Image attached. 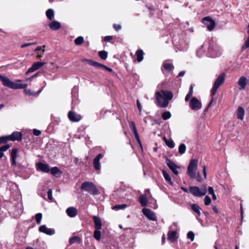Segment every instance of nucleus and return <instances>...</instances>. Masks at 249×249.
I'll list each match as a JSON object with an SVG mask.
<instances>
[{"mask_svg":"<svg viewBox=\"0 0 249 249\" xmlns=\"http://www.w3.org/2000/svg\"><path fill=\"white\" fill-rule=\"evenodd\" d=\"M136 55L137 56V60L138 62H140L142 61L143 59V52L142 50H138L136 51Z\"/></svg>","mask_w":249,"mask_h":249,"instance_id":"nucleus-30","label":"nucleus"},{"mask_svg":"<svg viewBox=\"0 0 249 249\" xmlns=\"http://www.w3.org/2000/svg\"><path fill=\"white\" fill-rule=\"evenodd\" d=\"M93 219L94 223V228L97 230H101L102 226L101 219L97 216H94Z\"/></svg>","mask_w":249,"mask_h":249,"instance_id":"nucleus-22","label":"nucleus"},{"mask_svg":"<svg viewBox=\"0 0 249 249\" xmlns=\"http://www.w3.org/2000/svg\"><path fill=\"white\" fill-rule=\"evenodd\" d=\"M204 47H207L208 48V43H204L202 45H201L199 48L197 49L196 54L198 57H202L205 55V52L204 50Z\"/></svg>","mask_w":249,"mask_h":249,"instance_id":"nucleus-21","label":"nucleus"},{"mask_svg":"<svg viewBox=\"0 0 249 249\" xmlns=\"http://www.w3.org/2000/svg\"><path fill=\"white\" fill-rule=\"evenodd\" d=\"M203 177H201V176L200 175L199 173L197 174V175L196 176V180H197V181L198 182H201L204 180L206 179L207 171H206V167L205 166H203Z\"/></svg>","mask_w":249,"mask_h":249,"instance_id":"nucleus-26","label":"nucleus"},{"mask_svg":"<svg viewBox=\"0 0 249 249\" xmlns=\"http://www.w3.org/2000/svg\"><path fill=\"white\" fill-rule=\"evenodd\" d=\"M213 101H214L213 97V96H212V98H211L210 102L209 103V104L208 105L207 107L205 108V112H207L208 111L209 108L211 107Z\"/></svg>","mask_w":249,"mask_h":249,"instance_id":"nucleus-52","label":"nucleus"},{"mask_svg":"<svg viewBox=\"0 0 249 249\" xmlns=\"http://www.w3.org/2000/svg\"><path fill=\"white\" fill-rule=\"evenodd\" d=\"M113 26L114 29L116 31H118L120 30H121V26L119 24H114Z\"/></svg>","mask_w":249,"mask_h":249,"instance_id":"nucleus-57","label":"nucleus"},{"mask_svg":"<svg viewBox=\"0 0 249 249\" xmlns=\"http://www.w3.org/2000/svg\"><path fill=\"white\" fill-rule=\"evenodd\" d=\"M208 193L212 195H213V194H214L213 188H208Z\"/></svg>","mask_w":249,"mask_h":249,"instance_id":"nucleus-62","label":"nucleus"},{"mask_svg":"<svg viewBox=\"0 0 249 249\" xmlns=\"http://www.w3.org/2000/svg\"><path fill=\"white\" fill-rule=\"evenodd\" d=\"M211 202V198L208 196H206L204 198V204L206 206H208L210 204Z\"/></svg>","mask_w":249,"mask_h":249,"instance_id":"nucleus-49","label":"nucleus"},{"mask_svg":"<svg viewBox=\"0 0 249 249\" xmlns=\"http://www.w3.org/2000/svg\"><path fill=\"white\" fill-rule=\"evenodd\" d=\"M162 173H163V177H164V178L165 179V180H166V181L168 182L170 185H172L173 184L171 181V178L170 175L165 171H163Z\"/></svg>","mask_w":249,"mask_h":249,"instance_id":"nucleus-36","label":"nucleus"},{"mask_svg":"<svg viewBox=\"0 0 249 249\" xmlns=\"http://www.w3.org/2000/svg\"><path fill=\"white\" fill-rule=\"evenodd\" d=\"M82 189L92 195H95L98 193L97 188H82Z\"/></svg>","mask_w":249,"mask_h":249,"instance_id":"nucleus-29","label":"nucleus"},{"mask_svg":"<svg viewBox=\"0 0 249 249\" xmlns=\"http://www.w3.org/2000/svg\"><path fill=\"white\" fill-rule=\"evenodd\" d=\"M187 236L188 239H190L191 240V241L192 242L194 241L195 238V234L193 231H189L187 233Z\"/></svg>","mask_w":249,"mask_h":249,"instance_id":"nucleus-47","label":"nucleus"},{"mask_svg":"<svg viewBox=\"0 0 249 249\" xmlns=\"http://www.w3.org/2000/svg\"><path fill=\"white\" fill-rule=\"evenodd\" d=\"M149 195V197H150V198L152 197V196L150 193V190L146 189L145 191L144 194L140 196L139 199V201L141 203V205L142 206V207L147 206V204H148L147 197Z\"/></svg>","mask_w":249,"mask_h":249,"instance_id":"nucleus-8","label":"nucleus"},{"mask_svg":"<svg viewBox=\"0 0 249 249\" xmlns=\"http://www.w3.org/2000/svg\"><path fill=\"white\" fill-rule=\"evenodd\" d=\"M10 140L9 136H4L0 137V144L5 143Z\"/></svg>","mask_w":249,"mask_h":249,"instance_id":"nucleus-44","label":"nucleus"},{"mask_svg":"<svg viewBox=\"0 0 249 249\" xmlns=\"http://www.w3.org/2000/svg\"><path fill=\"white\" fill-rule=\"evenodd\" d=\"M36 44V42H34V43H32L24 44H22L21 46V47L23 48L26 47L27 46H31V45H35V44Z\"/></svg>","mask_w":249,"mask_h":249,"instance_id":"nucleus-60","label":"nucleus"},{"mask_svg":"<svg viewBox=\"0 0 249 249\" xmlns=\"http://www.w3.org/2000/svg\"><path fill=\"white\" fill-rule=\"evenodd\" d=\"M225 73H222L220 74L215 80L213 88L211 90V96H213L216 92L217 89L224 83L225 80Z\"/></svg>","mask_w":249,"mask_h":249,"instance_id":"nucleus-5","label":"nucleus"},{"mask_svg":"<svg viewBox=\"0 0 249 249\" xmlns=\"http://www.w3.org/2000/svg\"><path fill=\"white\" fill-rule=\"evenodd\" d=\"M245 110L243 107H239L237 110V117L238 119L243 120L244 117Z\"/></svg>","mask_w":249,"mask_h":249,"instance_id":"nucleus-27","label":"nucleus"},{"mask_svg":"<svg viewBox=\"0 0 249 249\" xmlns=\"http://www.w3.org/2000/svg\"><path fill=\"white\" fill-rule=\"evenodd\" d=\"M167 165L169 168V169L172 171L174 175H175L176 176L178 175V172L177 170V168H179V167H178L174 162L169 159H167Z\"/></svg>","mask_w":249,"mask_h":249,"instance_id":"nucleus-16","label":"nucleus"},{"mask_svg":"<svg viewBox=\"0 0 249 249\" xmlns=\"http://www.w3.org/2000/svg\"><path fill=\"white\" fill-rule=\"evenodd\" d=\"M45 63L41 62H36L28 70L25 74H28L29 73L33 72L37 70H39L41 67L44 66Z\"/></svg>","mask_w":249,"mask_h":249,"instance_id":"nucleus-12","label":"nucleus"},{"mask_svg":"<svg viewBox=\"0 0 249 249\" xmlns=\"http://www.w3.org/2000/svg\"><path fill=\"white\" fill-rule=\"evenodd\" d=\"M100 230H101L95 229V230L94 231L93 236H94V238L96 240H97V241H99L101 239V233Z\"/></svg>","mask_w":249,"mask_h":249,"instance_id":"nucleus-39","label":"nucleus"},{"mask_svg":"<svg viewBox=\"0 0 249 249\" xmlns=\"http://www.w3.org/2000/svg\"><path fill=\"white\" fill-rule=\"evenodd\" d=\"M52 191L53 190L51 189L47 191L48 198L50 200H52L53 199V197L52 196Z\"/></svg>","mask_w":249,"mask_h":249,"instance_id":"nucleus-51","label":"nucleus"},{"mask_svg":"<svg viewBox=\"0 0 249 249\" xmlns=\"http://www.w3.org/2000/svg\"><path fill=\"white\" fill-rule=\"evenodd\" d=\"M10 147L9 144H5L0 147V152H2L7 151Z\"/></svg>","mask_w":249,"mask_h":249,"instance_id":"nucleus-50","label":"nucleus"},{"mask_svg":"<svg viewBox=\"0 0 249 249\" xmlns=\"http://www.w3.org/2000/svg\"><path fill=\"white\" fill-rule=\"evenodd\" d=\"M10 140L12 141H20L22 139V133L18 131H14L9 135Z\"/></svg>","mask_w":249,"mask_h":249,"instance_id":"nucleus-19","label":"nucleus"},{"mask_svg":"<svg viewBox=\"0 0 249 249\" xmlns=\"http://www.w3.org/2000/svg\"><path fill=\"white\" fill-rule=\"evenodd\" d=\"M68 118L71 121L73 122H77L81 119V117L80 115L72 111H70L69 112Z\"/></svg>","mask_w":249,"mask_h":249,"instance_id":"nucleus-18","label":"nucleus"},{"mask_svg":"<svg viewBox=\"0 0 249 249\" xmlns=\"http://www.w3.org/2000/svg\"><path fill=\"white\" fill-rule=\"evenodd\" d=\"M177 231H170L167 234V239L171 242L175 241L178 238Z\"/></svg>","mask_w":249,"mask_h":249,"instance_id":"nucleus-23","label":"nucleus"},{"mask_svg":"<svg viewBox=\"0 0 249 249\" xmlns=\"http://www.w3.org/2000/svg\"><path fill=\"white\" fill-rule=\"evenodd\" d=\"M202 21L210 31H212L215 26V23L214 20L209 17L203 18L202 19Z\"/></svg>","mask_w":249,"mask_h":249,"instance_id":"nucleus-7","label":"nucleus"},{"mask_svg":"<svg viewBox=\"0 0 249 249\" xmlns=\"http://www.w3.org/2000/svg\"><path fill=\"white\" fill-rule=\"evenodd\" d=\"M240 213H241V220L243 219V206H242V204H240Z\"/></svg>","mask_w":249,"mask_h":249,"instance_id":"nucleus-61","label":"nucleus"},{"mask_svg":"<svg viewBox=\"0 0 249 249\" xmlns=\"http://www.w3.org/2000/svg\"><path fill=\"white\" fill-rule=\"evenodd\" d=\"M212 209L215 213H219L218 209L215 206H213Z\"/></svg>","mask_w":249,"mask_h":249,"instance_id":"nucleus-63","label":"nucleus"},{"mask_svg":"<svg viewBox=\"0 0 249 249\" xmlns=\"http://www.w3.org/2000/svg\"><path fill=\"white\" fill-rule=\"evenodd\" d=\"M104 157L102 154L97 155L93 160V164L94 169L96 170H100L101 169V165L100 160Z\"/></svg>","mask_w":249,"mask_h":249,"instance_id":"nucleus-17","label":"nucleus"},{"mask_svg":"<svg viewBox=\"0 0 249 249\" xmlns=\"http://www.w3.org/2000/svg\"><path fill=\"white\" fill-rule=\"evenodd\" d=\"M66 213L69 217H74L77 214V210L75 208L71 207L66 210Z\"/></svg>","mask_w":249,"mask_h":249,"instance_id":"nucleus-24","label":"nucleus"},{"mask_svg":"<svg viewBox=\"0 0 249 249\" xmlns=\"http://www.w3.org/2000/svg\"><path fill=\"white\" fill-rule=\"evenodd\" d=\"M46 14L48 18L52 20L54 17V11L52 9H49L47 10Z\"/></svg>","mask_w":249,"mask_h":249,"instance_id":"nucleus-35","label":"nucleus"},{"mask_svg":"<svg viewBox=\"0 0 249 249\" xmlns=\"http://www.w3.org/2000/svg\"><path fill=\"white\" fill-rule=\"evenodd\" d=\"M39 231L47 235H52L55 234V231L53 229L48 228L46 225H41L39 228Z\"/></svg>","mask_w":249,"mask_h":249,"instance_id":"nucleus-14","label":"nucleus"},{"mask_svg":"<svg viewBox=\"0 0 249 249\" xmlns=\"http://www.w3.org/2000/svg\"><path fill=\"white\" fill-rule=\"evenodd\" d=\"M86 61L88 62V63L90 65L94 67H97V68H102L106 70H107L108 71L112 72V69L110 68H109L102 64H101L100 63H98L97 62L93 61L92 60L89 59H86Z\"/></svg>","mask_w":249,"mask_h":249,"instance_id":"nucleus-10","label":"nucleus"},{"mask_svg":"<svg viewBox=\"0 0 249 249\" xmlns=\"http://www.w3.org/2000/svg\"><path fill=\"white\" fill-rule=\"evenodd\" d=\"M193 85H191L189 88V91L188 92V93L187 94V95L185 97V101L186 102H188L190 100V98L193 95Z\"/></svg>","mask_w":249,"mask_h":249,"instance_id":"nucleus-34","label":"nucleus"},{"mask_svg":"<svg viewBox=\"0 0 249 249\" xmlns=\"http://www.w3.org/2000/svg\"><path fill=\"white\" fill-rule=\"evenodd\" d=\"M81 187H95V186L94 185L93 183H92L91 182L85 181L82 184Z\"/></svg>","mask_w":249,"mask_h":249,"instance_id":"nucleus-48","label":"nucleus"},{"mask_svg":"<svg viewBox=\"0 0 249 249\" xmlns=\"http://www.w3.org/2000/svg\"><path fill=\"white\" fill-rule=\"evenodd\" d=\"M142 213L143 214L149 219L152 221L157 220V217L155 213L150 209L144 208L142 209Z\"/></svg>","mask_w":249,"mask_h":249,"instance_id":"nucleus-11","label":"nucleus"},{"mask_svg":"<svg viewBox=\"0 0 249 249\" xmlns=\"http://www.w3.org/2000/svg\"><path fill=\"white\" fill-rule=\"evenodd\" d=\"M50 172L52 175L55 176L60 175L62 173V171H61L57 167H53L52 168L50 169Z\"/></svg>","mask_w":249,"mask_h":249,"instance_id":"nucleus-31","label":"nucleus"},{"mask_svg":"<svg viewBox=\"0 0 249 249\" xmlns=\"http://www.w3.org/2000/svg\"><path fill=\"white\" fill-rule=\"evenodd\" d=\"M24 89H25L24 92H25V93L26 94H28L30 95H33L35 94L34 92L33 91H31L30 89H26V88Z\"/></svg>","mask_w":249,"mask_h":249,"instance_id":"nucleus-54","label":"nucleus"},{"mask_svg":"<svg viewBox=\"0 0 249 249\" xmlns=\"http://www.w3.org/2000/svg\"><path fill=\"white\" fill-rule=\"evenodd\" d=\"M162 67L164 68V70L168 72L171 71L174 68L172 63H167L166 61L163 63Z\"/></svg>","mask_w":249,"mask_h":249,"instance_id":"nucleus-28","label":"nucleus"},{"mask_svg":"<svg viewBox=\"0 0 249 249\" xmlns=\"http://www.w3.org/2000/svg\"><path fill=\"white\" fill-rule=\"evenodd\" d=\"M130 127L132 129L134 134L137 133L138 131L137 129L136 125L134 122L132 121L130 123Z\"/></svg>","mask_w":249,"mask_h":249,"instance_id":"nucleus-45","label":"nucleus"},{"mask_svg":"<svg viewBox=\"0 0 249 249\" xmlns=\"http://www.w3.org/2000/svg\"><path fill=\"white\" fill-rule=\"evenodd\" d=\"M155 97L158 105L162 108H165L168 107L169 101L173 97V94L170 91L167 90H161L160 91H156Z\"/></svg>","mask_w":249,"mask_h":249,"instance_id":"nucleus-1","label":"nucleus"},{"mask_svg":"<svg viewBox=\"0 0 249 249\" xmlns=\"http://www.w3.org/2000/svg\"><path fill=\"white\" fill-rule=\"evenodd\" d=\"M185 71H181L178 73V77L183 76L185 74Z\"/></svg>","mask_w":249,"mask_h":249,"instance_id":"nucleus-64","label":"nucleus"},{"mask_svg":"<svg viewBox=\"0 0 249 249\" xmlns=\"http://www.w3.org/2000/svg\"><path fill=\"white\" fill-rule=\"evenodd\" d=\"M247 78L245 76H241L238 82V84L239 86V89L240 90H244L247 85Z\"/></svg>","mask_w":249,"mask_h":249,"instance_id":"nucleus-20","label":"nucleus"},{"mask_svg":"<svg viewBox=\"0 0 249 249\" xmlns=\"http://www.w3.org/2000/svg\"><path fill=\"white\" fill-rule=\"evenodd\" d=\"M36 168L37 171H40L44 173L50 172V166L47 163L38 162L36 165Z\"/></svg>","mask_w":249,"mask_h":249,"instance_id":"nucleus-13","label":"nucleus"},{"mask_svg":"<svg viewBox=\"0 0 249 249\" xmlns=\"http://www.w3.org/2000/svg\"><path fill=\"white\" fill-rule=\"evenodd\" d=\"M0 80L2 82L4 86L7 87L11 89H25L27 87V84H22V80H17L16 83L11 81L9 78L5 76L0 74Z\"/></svg>","mask_w":249,"mask_h":249,"instance_id":"nucleus-2","label":"nucleus"},{"mask_svg":"<svg viewBox=\"0 0 249 249\" xmlns=\"http://www.w3.org/2000/svg\"><path fill=\"white\" fill-rule=\"evenodd\" d=\"M191 209H192V210L193 211H194L195 212H196L199 216L201 214V212H200V208L198 206V205H197V204H193L191 205Z\"/></svg>","mask_w":249,"mask_h":249,"instance_id":"nucleus-33","label":"nucleus"},{"mask_svg":"<svg viewBox=\"0 0 249 249\" xmlns=\"http://www.w3.org/2000/svg\"><path fill=\"white\" fill-rule=\"evenodd\" d=\"M98 55L102 59L106 60L107 57L108 53L106 51H101L99 52Z\"/></svg>","mask_w":249,"mask_h":249,"instance_id":"nucleus-37","label":"nucleus"},{"mask_svg":"<svg viewBox=\"0 0 249 249\" xmlns=\"http://www.w3.org/2000/svg\"><path fill=\"white\" fill-rule=\"evenodd\" d=\"M206 188H190L189 192L194 196L200 197L206 193Z\"/></svg>","mask_w":249,"mask_h":249,"instance_id":"nucleus-6","label":"nucleus"},{"mask_svg":"<svg viewBox=\"0 0 249 249\" xmlns=\"http://www.w3.org/2000/svg\"><path fill=\"white\" fill-rule=\"evenodd\" d=\"M186 146L184 143H181L178 147V152L180 155H183L185 153Z\"/></svg>","mask_w":249,"mask_h":249,"instance_id":"nucleus-38","label":"nucleus"},{"mask_svg":"<svg viewBox=\"0 0 249 249\" xmlns=\"http://www.w3.org/2000/svg\"><path fill=\"white\" fill-rule=\"evenodd\" d=\"M112 39H113V37L112 36H106L104 37V40L105 41H109L111 40Z\"/></svg>","mask_w":249,"mask_h":249,"instance_id":"nucleus-58","label":"nucleus"},{"mask_svg":"<svg viewBox=\"0 0 249 249\" xmlns=\"http://www.w3.org/2000/svg\"><path fill=\"white\" fill-rule=\"evenodd\" d=\"M134 135H135V138H136L137 141L139 143L140 146L142 147V144L141 143V140H140V137H139V135L138 132L135 133L134 134Z\"/></svg>","mask_w":249,"mask_h":249,"instance_id":"nucleus-53","label":"nucleus"},{"mask_svg":"<svg viewBox=\"0 0 249 249\" xmlns=\"http://www.w3.org/2000/svg\"><path fill=\"white\" fill-rule=\"evenodd\" d=\"M170 231H179V228L177 222H174L169 227Z\"/></svg>","mask_w":249,"mask_h":249,"instance_id":"nucleus-41","label":"nucleus"},{"mask_svg":"<svg viewBox=\"0 0 249 249\" xmlns=\"http://www.w3.org/2000/svg\"><path fill=\"white\" fill-rule=\"evenodd\" d=\"M189 106L193 110H198L202 107L201 103L195 97L190 100Z\"/></svg>","mask_w":249,"mask_h":249,"instance_id":"nucleus-9","label":"nucleus"},{"mask_svg":"<svg viewBox=\"0 0 249 249\" xmlns=\"http://www.w3.org/2000/svg\"><path fill=\"white\" fill-rule=\"evenodd\" d=\"M127 207L126 204H119L116 205L112 207V209L114 210L118 211L121 209H124Z\"/></svg>","mask_w":249,"mask_h":249,"instance_id":"nucleus-43","label":"nucleus"},{"mask_svg":"<svg viewBox=\"0 0 249 249\" xmlns=\"http://www.w3.org/2000/svg\"><path fill=\"white\" fill-rule=\"evenodd\" d=\"M78 239V237H76V236H74V237H73L71 238L70 239V243L71 244H73Z\"/></svg>","mask_w":249,"mask_h":249,"instance_id":"nucleus-59","label":"nucleus"},{"mask_svg":"<svg viewBox=\"0 0 249 249\" xmlns=\"http://www.w3.org/2000/svg\"><path fill=\"white\" fill-rule=\"evenodd\" d=\"M161 117L163 120H167L171 118V114L169 111H166L162 113Z\"/></svg>","mask_w":249,"mask_h":249,"instance_id":"nucleus-40","label":"nucleus"},{"mask_svg":"<svg viewBox=\"0 0 249 249\" xmlns=\"http://www.w3.org/2000/svg\"><path fill=\"white\" fill-rule=\"evenodd\" d=\"M42 213H38L36 214L35 217H36V223L37 224H40L41 221L42 219Z\"/></svg>","mask_w":249,"mask_h":249,"instance_id":"nucleus-46","label":"nucleus"},{"mask_svg":"<svg viewBox=\"0 0 249 249\" xmlns=\"http://www.w3.org/2000/svg\"><path fill=\"white\" fill-rule=\"evenodd\" d=\"M198 160L196 159H192L187 168V173L191 179L196 178V172L197 169Z\"/></svg>","mask_w":249,"mask_h":249,"instance_id":"nucleus-4","label":"nucleus"},{"mask_svg":"<svg viewBox=\"0 0 249 249\" xmlns=\"http://www.w3.org/2000/svg\"><path fill=\"white\" fill-rule=\"evenodd\" d=\"M49 26L52 30L56 31L60 28L61 24L58 21L54 20L49 23Z\"/></svg>","mask_w":249,"mask_h":249,"instance_id":"nucleus-25","label":"nucleus"},{"mask_svg":"<svg viewBox=\"0 0 249 249\" xmlns=\"http://www.w3.org/2000/svg\"><path fill=\"white\" fill-rule=\"evenodd\" d=\"M33 134L34 135L38 136L41 134V131L39 130L34 129H33Z\"/></svg>","mask_w":249,"mask_h":249,"instance_id":"nucleus-56","label":"nucleus"},{"mask_svg":"<svg viewBox=\"0 0 249 249\" xmlns=\"http://www.w3.org/2000/svg\"><path fill=\"white\" fill-rule=\"evenodd\" d=\"M18 150L17 148H13L11 150L10 156H11V166L15 167L17 165V158L18 155Z\"/></svg>","mask_w":249,"mask_h":249,"instance_id":"nucleus-15","label":"nucleus"},{"mask_svg":"<svg viewBox=\"0 0 249 249\" xmlns=\"http://www.w3.org/2000/svg\"><path fill=\"white\" fill-rule=\"evenodd\" d=\"M84 42L83 37L80 36L76 38L74 40V43L77 45H81Z\"/></svg>","mask_w":249,"mask_h":249,"instance_id":"nucleus-42","label":"nucleus"},{"mask_svg":"<svg viewBox=\"0 0 249 249\" xmlns=\"http://www.w3.org/2000/svg\"><path fill=\"white\" fill-rule=\"evenodd\" d=\"M163 141L170 148H173L175 147V143L171 139H167L165 137L163 138Z\"/></svg>","mask_w":249,"mask_h":249,"instance_id":"nucleus-32","label":"nucleus"},{"mask_svg":"<svg viewBox=\"0 0 249 249\" xmlns=\"http://www.w3.org/2000/svg\"><path fill=\"white\" fill-rule=\"evenodd\" d=\"M136 103H137V107L139 111L140 114H141V112H142V106H141V103L139 100H137Z\"/></svg>","mask_w":249,"mask_h":249,"instance_id":"nucleus-55","label":"nucleus"},{"mask_svg":"<svg viewBox=\"0 0 249 249\" xmlns=\"http://www.w3.org/2000/svg\"><path fill=\"white\" fill-rule=\"evenodd\" d=\"M221 53V48L217 44L213 42L208 43V56L214 58L220 56Z\"/></svg>","mask_w":249,"mask_h":249,"instance_id":"nucleus-3","label":"nucleus"}]
</instances>
